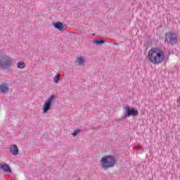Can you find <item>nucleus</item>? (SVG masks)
<instances>
[{
    "label": "nucleus",
    "instance_id": "7",
    "mask_svg": "<svg viewBox=\"0 0 180 180\" xmlns=\"http://www.w3.org/2000/svg\"><path fill=\"white\" fill-rule=\"evenodd\" d=\"M0 92L1 94H8L9 92V86H8V84L3 83L0 84Z\"/></svg>",
    "mask_w": 180,
    "mask_h": 180
},
{
    "label": "nucleus",
    "instance_id": "4",
    "mask_svg": "<svg viewBox=\"0 0 180 180\" xmlns=\"http://www.w3.org/2000/svg\"><path fill=\"white\" fill-rule=\"evenodd\" d=\"M165 42L170 46L176 44V43H178V37L176 36V34L171 32L165 33Z\"/></svg>",
    "mask_w": 180,
    "mask_h": 180
},
{
    "label": "nucleus",
    "instance_id": "17",
    "mask_svg": "<svg viewBox=\"0 0 180 180\" xmlns=\"http://www.w3.org/2000/svg\"><path fill=\"white\" fill-rule=\"evenodd\" d=\"M137 115H139V110H136V116H137Z\"/></svg>",
    "mask_w": 180,
    "mask_h": 180
},
{
    "label": "nucleus",
    "instance_id": "13",
    "mask_svg": "<svg viewBox=\"0 0 180 180\" xmlns=\"http://www.w3.org/2000/svg\"><path fill=\"white\" fill-rule=\"evenodd\" d=\"M77 63L81 65V64H84V63H85V59L82 57H79L77 58Z\"/></svg>",
    "mask_w": 180,
    "mask_h": 180
},
{
    "label": "nucleus",
    "instance_id": "10",
    "mask_svg": "<svg viewBox=\"0 0 180 180\" xmlns=\"http://www.w3.org/2000/svg\"><path fill=\"white\" fill-rule=\"evenodd\" d=\"M55 27L58 30H63V23L60 22H56L54 25Z\"/></svg>",
    "mask_w": 180,
    "mask_h": 180
},
{
    "label": "nucleus",
    "instance_id": "16",
    "mask_svg": "<svg viewBox=\"0 0 180 180\" xmlns=\"http://www.w3.org/2000/svg\"><path fill=\"white\" fill-rule=\"evenodd\" d=\"M177 102H178L179 105H180V97H179V98L177 99Z\"/></svg>",
    "mask_w": 180,
    "mask_h": 180
},
{
    "label": "nucleus",
    "instance_id": "11",
    "mask_svg": "<svg viewBox=\"0 0 180 180\" xmlns=\"http://www.w3.org/2000/svg\"><path fill=\"white\" fill-rule=\"evenodd\" d=\"M17 67L18 68L23 69L25 68V67H26V65L25 64V63H23V61H20L18 63Z\"/></svg>",
    "mask_w": 180,
    "mask_h": 180
},
{
    "label": "nucleus",
    "instance_id": "14",
    "mask_svg": "<svg viewBox=\"0 0 180 180\" xmlns=\"http://www.w3.org/2000/svg\"><path fill=\"white\" fill-rule=\"evenodd\" d=\"M58 79H60V75H57L54 77V82H55V84H58Z\"/></svg>",
    "mask_w": 180,
    "mask_h": 180
},
{
    "label": "nucleus",
    "instance_id": "15",
    "mask_svg": "<svg viewBox=\"0 0 180 180\" xmlns=\"http://www.w3.org/2000/svg\"><path fill=\"white\" fill-rule=\"evenodd\" d=\"M78 133H79V129H76V130H75V131H74L72 134V136H73L74 137H75V136H77V134Z\"/></svg>",
    "mask_w": 180,
    "mask_h": 180
},
{
    "label": "nucleus",
    "instance_id": "2",
    "mask_svg": "<svg viewBox=\"0 0 180 180\" xmlns=\"http://www.w3.org/2000/svg\"><path fill=\"white\" fill-rule=\"evenodd\" d=\"M116 164V159L112 155H106L101 158V165L104 169L112 168Z\"/></svg>",
    "mask_w": 180,
    "mask_h": 180
},
{
    "label": "nucleus",
    "instance_id": "5",
    "mask_svg": "<svg viewBox=\"0 0 180 180\" xmlns=\"http://www.w3.org/2000/svg\"><path fill=\"white\" fill-rule=\"evenodd\" d=\"M54 101V96H51L44 103L42 107L43 113H47L50 108H51V103Z\"/></svg>",
    "mask_w": 180,
    "mask_h": 180
},
{
    "label": "nucleus",
    "instance_id": "18",
    "mask_svg": "<svg viewBox=\"0 0 180 180\" xmlns=\"http://www.w3.org/2000/svg\"><path fill=\"white\" fill-rule=\"evenodd\" d=\"M136 148H139V146H136Z\"/></svg>",
    "mask_w": 180,
    "mask_h": 180
},
{
    "label": "nucleus",
    "instance_id": "12",
    "mask_svg": "<svg viewBox=\"0 0 180 180\" xmlns=\"http://www.w3.org/2000/svg\"><path fill=\"white\" fill-rule=\"evenodd\" d=\"M94 43H95V44L99 45V44H103V43H106V41H105L104 39H96Z\"/></svg>",
    "mask_w": 180,
    "mask_h": 180
},
{
    "label": "nucleus",
    "instance_id": "8",
    "mask_svg": "<svg viewBox=\"0 0 180 180\" xmlns=\"http://www.w3.org/2000/svg\"><path fill=\"white\" fill-rule=\"evenodd\" d=\"M0 169H2L4 172H7V174H11L12 170L11 169V167L8 166L6 163H2L0 165Z\"/></svg>",
    "mask_w": 180,
    "mask_h": 180
},
{
    "label": "nucleus",
    "instance_id": "6",
    "mask_svg": "<svg viewBox=\"0 0 180 180\" xmlns=\"http://www.w3.org/2000/svg\"><path fill=\"white\" fill-rule=\"evenodd\" d=\"M124 115L125 118L130 117V116H136V109L126 106L124 108Z\"/></svg>",
    "mask_w": 180,
    "mask_h": 180
},
{
    "label": "nucleus",
    "instance_id": "9",
    "mask_svg": "<svg viewBox=\"0 0 180 180\" xmlns=\"http://www.w3.org/2000/svg\"><path fill=\"white\" fill-rule=\"evenodd\" d=\"M10 153L13 154V155H18L19 154V149L18 148V146L11 145L10 146Z\"/></svg>",
    "mask_w": 180,
    "mask_h": 180
},
{
    "label": "nucleus",
    "instance_id": "3",
    "mask_svg": "<svg viewBox=\"0 0 180 180\" xmlns=\"http://www.w3.org/2000/svg\"><path fill=\"white\" fill-rule=\"evenodd\" d=\"M13 62L12 58L8 56H0V68L6 70L12 67Z\"/></svg>",
    "mask_w": 180,
    "mask_h": 180
},
{
    "label": "nucleus",
    "instance_id": "1",
    "mask_svg": "<svg viewBox=\"0 0 180 180\" xmlns=\"http://www.w3.org/2000/svg\"><path fill=\"white\" fill-rule=\"evenodd\" d=\"M148 58L152 64L156 65L162 64V62L165 60V52L158 47L151 48L148 52Z\"/></svg>",
    "mask_w": 180,
    "mask_h": 180
}]
</instances>
